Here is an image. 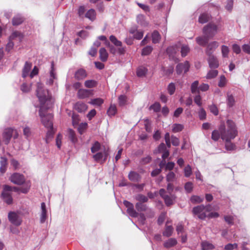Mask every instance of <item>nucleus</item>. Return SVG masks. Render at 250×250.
Instances as JSON below:
<instances>
[{
	"label": "nucleus",
	"mask_w": 250,
	"mask_h": 250,
	"mask_svg": "<svg viewBox=\"0 0 250 250\" xmlns=\"http://www.w3.org/2000/svg\"><path fill=\"white\" fill-rule=\"evenodd\" d=\"M227 125L226 129L224 123H222L219 126V130L221 134V139L226 142V149L231 151L235 149L236 146L231 142V140L237 136V131L232 121L228 120L227 121Z\"/></svg>",
	"instance_id": "obj_1"
},
{
	"label": "nucleus",
	"mask_w": 250,
	"mask_h": 250,
	"mask_svg": "<svg viewBox=\"0 0 250 250\" xmlns=\"http://www.w3.org/2000/svg\"><path fill=\"white\" fill-rule=\"evenodd\" d=\"M36 93L40 103L39 114L40 115L42 107L43 108L42 113H45V110L50 108L53 103L48 90L44 88L42 83H38L37 85Z\"/></svg>",
	"instance_id": "obj_2"
},
{
	"label": "nucleus",
	"mask_w": 250,
	"mask_h": 250,
	"mask_svg": "<svg viewBox=\"0 0 250 250\" xmlns=\"http://www.w3.org/2000/svg\"><path fill=\"white\" fill-rule=\"evenodd\" d=\"M42 109L43 108L42 107L40 116L41 118L42 124L48 129L46 133V142L48 143V141L53 137L54 133L52 123L53 115L51 113L45 114L42 113Z\"/></svg>",
	"instance_id": "obj_3"
},
{
	"label": "nucleus",
	"mask_w": 250,
	"mask_h": 250,
	"mask_svg": "<svg viewBox=\"0 0 250 250\" xmlns=\"http://www.w3.org/2000/svg\"><path fill=\"white\" fill-rule=\"evenodd\" d=\"M211 205L208 204L206 206L203 205L195 207L192 209V212L194 214L197 215L200 219H204L208 216V213L211 211Z\"/></svg>",
	"instance_id": "obj_4"
},
{
	"label": "nucleus",
	"mask_w": 250,
	"mask_h": 250,
	"mask_svg": "<svg viewBox=\"0 0 250 250\" xmlns=\"http://www.w3.org/2000/svg\"><path fill=\"white\" fill-rule=\"evenodd\" d=\"M14 189L15 191L18 190V188L12 187L8 185H4L3 189L1 194V197L3 201L7 205H11L13 203V198L11 194V191Z\"/></svg>",
	"instance_id": "obj_5"
},
{
	"label": "nucleus",
	"mask_w": 250,
	"mask_h": 250,
	"mask_svg": "<svg viewBox=\"0 0 250 250\" xmlns=\"http://www.w3.org/2000/svg\"><path fill=\"white\" fill-rule=\"evenodd\" d=\"M203 32L204 35L210 39L212 38L217 33V26L213 23H209L203 28Z\"/></svg>",
	"instance_id": "obj_6"
},
{
	"label": "nucleus",
	"mask_w": 250,
	"mask_h": 250,
	"mask_svg": "<svg viewBox=\"0 0 250 250\" xmlns=\"http://www.w3.org/2000/svg\"><path fill=\"white\" fill-rule=\"evenodd\" d=\"M159 194L164 200L165 203L167 206H170L173 204V201L175 198L174 195L167 193L164 188H161L159 190Z\"/></svg>",
	"instance_id": "obj_7"
},
{
	"label": "nucleus",
	"mask_w": 250,
	"mask_h": 250,
	"mask_svg": "<svg viewBox=\"0 0 250 250\" xmlns=\"http://www.w3.org/2000/svg\"><path fill=\"white\" fill-rule=\"evenodd\" d=\"M8 218L9 221L13 225L19 226L22 222V220L18 213L14 211H10L8 213Z\"/></svg>",
	"instance_id": "obj_8"
},
{
	"label": "nucleus",
	"mask_w": 250,
	"mask_h": 250,
	"mask_svg": "<svg viewBox=\"0 0 250 250\" xmlns=\"http://www.w3.org/2000/svg\"><path fill=\"white\" fill-rule=\"evenodd\" d=\"M189 68V64L188 62L186 61L184 63H179L176 68V72L178 74H181L183 72L187 73Z\"/></svg>",
	"instance_id": "obj_9"
},
{
	"label": "nucleus",
	"mask_w": 250,
	"mask_h": 250,
	"mask_svg": "<svg viewBox=\"0 0 250 250\" xmlns=\"http://www.w3.org/2000/svg\"><path fill=\"white\" fill-rule=\"evenodd\" d=\"M124 204L127 208V212L130 216L132 217H138V213L135 210L134 206L131 203L125 200L124 201Z\"/></svg>",
	"instance_id": "obj_10"
},
{
	"label": "nucleus",
	"mask_w": 250,
	"mask_h": 250,
	"mask_svg": "<svg viewBox=\"0 0 250 250\" xmlns=\"http://www.w3.org/2000/svg\"><path fill=\"white\" fill-rule=\"evenodd\" d=\"M11 181L17 185H21L25 181L24 176L18 173H15L13 174L10 177Z\"/></svg>",
	"instance_id": "obj_11"
},
{
	"label": "nucleus",
	"mask_w": 250,
	"mask_h": 250,
	"mask_svg": "<svg viewBox=\"0 0 250 250\" xmlns=\"http://www.w3.org/2000/svg\"><path fill=\"white\" fill-rule=\"evenodd\" d=\"M208 62L210 69H216L219 66V63L217 58L214 55H208Z\"/></svg>",
	"instance_id": "obj_12"
},
{
	"label": "nucleus",
	"mask_w": 250,
	"mask_h": 250,
	"mask_svg": "<svg viewBox=\"0 0 250 250\" xmlns=\"http://www.w3.org/2000/svg\"><path fill=\"white\" fill-rule=\"evenodd\" d=\"M14 131L13 129L11 128H7L5 130L3 133V142L5 144L7 145L9 144Z\"/></svg>",
	"instance_id": "obj_13"
},
{
	"label": "nucleus",
	"mask_w": 250,
	"mask_h": 250,
	"mask_svg": "<svg viewBox=\"0 0 250 250\" xmlns=\"http://www.w3.org/2000/svg\"><path fill=\"white\" fill-rule=\"evenodd\" d=\"M219 43L217 42L214 41L208 44L206 53L207 55H212V53L218 47Z\"/></svg>",
	"instance_id": "obj_14"
},
{
	"label": "nucleus",
	"mask_w": 250,
	"mask_h": 250,
	"mask_svg": "<svg viewBox=\"0 0 250 250\" xmlns=\"http://www.w3.org/2000/svg\"><path fill=\"white\" fill-rule=\"evenodd\" d=\"M107 152H99L94 154L93 156V158L96 162L102 161L103 162H104L107 158Z\"/></svg>",
	"instance_id": "obj_15"
},
{
	"label": "nucleus",
	"mask_w": 250,
	"mask_h": 250,
	"mask_svg": "<svg viewBox=\"0 0 250 250\" xmlns=\"http://www.w3.org/2000/svg\"><path fill=\"white\" fill-rule=\"evenodd\" d=\"M92 93L91 90L80 89L79 90L77 95L79 98L83 99L88 97Z\"/></svg>",
	"instance_id": "obj_16"
},
{
	"label": "nucleus",
	"mask_w": 250,
	"mask_h": 250,
	"mask_svg": "<svg viewBox=\"0 0 250 250\" xmlns=\"http://www.w3.org/2000/svg\"><path fill=\"white\" fill-rule=\"evenodd\" d=\"M42 212L40 215V223L43 224L45 222L47 219V210L46 208V205L44 202L41 204Z\"/></svg>",
	"instance_id": "obj_17"
},
{
	"label": "nucleus",
	"mask_w": 250,
	"mask_h": 250,
	"mask_svg": "<svg viewBox=\"0 0 250 250\" xmlns=\"http://www.w3.org/2000/svg\"><path fill=\"white\" fill-rule=\"evenodd\" d=\"M56 79V75L55 72V69L54 67V63L52 62L51 70L50 71V78L47 81L46 83L48 85H52L54 83V80Z\"/></svg>",
	"instance_id": "obj_18"
},
{
	"label": "nucleus",
	"mask_w": 250,
	"mask_h": 250,
	"mask_svg": "<svg viewBox=\"0 0 250 250\" xmlns=\"http://www.w3.org/2000/svg\"><path fill=\"white\" fill-rule=\"evenodd\" d=\"M74 108L79 112H83L87 109L88 106L85 103L79 102L76 103L74 105Z\"/></svg>",
	"instance_id": "obj_19"
},
{
	"label": "nucleus",
	"mask_w": 250,
	"mask_h": 250,
	"mask_svg": "<svg viewBox=\"0 0 250 250\" xmlns=\"http://www.w3.org/2000/svg\"><path fill=\"white\" fill-rule=\"evenodd\" d=\"M87 76L86 72L83 69H78L75 73V78L78 80H81L84 79Z\"/></svg>",
	"instance_id": "obj_20"
},
{
	"label": "nucleus",
	"mask_w": 250,
	"mask_h": 250,
	"mask_svg": "<svg viewBox=\"0 0 250 250\" xmlns=\"http://www.w3.org/2000/svg\"><path fill=\"white\" fill-rule=\"evenodd\" d=\"M209 40V39L205 35L202 37H198L196 39L197 43L199 45L202 46H206Z\"/></svg>",
	"instance_id": "obj_21"
},
{
	"label": "nucleus",
	"mask_w": 250,
	"mask_h": 250,
	"mask_svg": "<svg viewBox=\"0 0 250 250\" xmlns=\"http://www.w3.org/2000/svg\"><path fill=\"white\" fill-rule=\"evenodd\" d=\"M128 179L134 182H139L141 179L140 175L136 172L130 171L128 174Z\"/></svg>",
	"instance_id": "obj_22"
},
{
	"label": "nucleus",
	"mask_w": 250,
	"mask_h": 250,
	"mask_svg": "<svg viewBox=\"0 0 250 250\" xmlns=\"http://www.w3.org/2000/svg\"><path fill=\"white\" fill-rule=\"evenodd\" d=\"M31 67H32L31 63L29 62H25L24 67L22 69V76L23 78H25L26 77H27L29 73L31 70Z\"/></svg>",
	"instance_id": "obj_23"
},
{
	"label": "nucleus",
	"mask_w": 250,
	"mask_h": 250,
	"mask_svg": "<svg viewBox=\"0 0 250 250\" xmlns=\"http://www.w3.org/2000/svg\"><path fill=\"white\" fill-rule=\"evenodd\" d=\"M23 37V34L18 31H14L12 34L9 37V40L10 41H13L16 39H18L20 41H21Z\"/></svg>",
	"instance_id": "obj_24"
},
{
	"label": "nucleus",
	"mask_w": 250,
	"mask_h": 250,
	"mask_svg": "<svg viewBox=\"0 0 250 250\" xmlns=\"http://www.w3.org/2000/svg\"><path fill=\"white\" fill-rule=\"evenodd\" d=\"M177 243V241L175 238H171L164 243V246L168 249L175 246Z\"/></svg>",
	"instance_id": "obj_25"
},
{
	"label": "nucleus",
	"mask_w": 250,
	"mask_h": 250,
	"mask_svg": "<svg viewBox=\"0 0 250 250\" xmlns=\"http://www.w3.org/2000/svg\"><path fill=\"white\" fill-rule=\"evenodd\" d=\"M100 59L102 62H106L107 60L108 54L104 48H101L99 51Z\"/></svg>",
	"instance_id": "obj_26"
},
{
	"label": "nucleus",
	"mask_w": 250,
	"mask_h": 250,
	"mask_svg": "<svg viewBox=\"0 0 250 250\" xmlns=\"http://www.w3.org/2000/svg\"><path fill=\"white\" fill-rule=\"evenodd\" d=\"M0 171L2 173H4L6 170L7 167V159L5 157H1L0 161Z\"/></svg>",
	"instance_id": "obj_27"
},
{
	"label": "nucleus",
	"mask_w": 250,
	"mask_h": 250,
	"mask_svg": "<svg viewBox=\"0 0 250 250\" xmlns=\"http://www.w3.org/2000/svg\"><path fill=\"white\" fill-rule=\"evenodd\" d=\"M24 21L23 18L20 15L15 16L12 20L13 25H18L21 24Z\"/></svg>",
	"instance_id": "obj_28"
},
{
	"label": "nucleus",
	"mask_w": 250,
	"mask_h": 250,
	"mask_svg": "<svg viewBox=\"0 0 250 250\" xmlns=\"http://www.w3.org/2000/svg\"><path fill=\"white\" fill-rule=\"evenodd\" d=\"M210 19V16L207 13H203L199 17L198 21L201 23H205Z\"/></svg>",
	"instance_id": "obj_29"
},
{
	"label": "nucleus",
	"mask_w": 250,
	"mask_h": 250,
	"mask_svg": "<svg viewBox=\"0 0 250 250\" xmlns=\"http://www.w3.org/2000/svg\"><path fill=\"white\" fill-rule=\"evenodd\" d=\"M147 72V69L143 66H140L137 69V75L139 77H143L146 76Z\"/></svg>",
	"instance_id": "obj_30"
},
{
	"label": "nucleus",
	"mask_w": 250,
	"mask_h": 250,
	"mask_svg": "<svg viewBox=\"0 0 250 250\" xmlns=\"http://www.w3.org/2000/svg\"><path fill=\"white\" fill-rule=\"evenodd\" d=\"M202 249V250H210L214 249V245L208 242V241H203L201 243Z\"/></svg>",
	"instance_id": "obj_31"
},
{
	"label": "nucleus",
	"mask_w": 250,
	"mask_h": 250,
	"mask_svg": "<svg viewBox=\"0 0 250 250\" xmlns=\"http://www.w3.org/2000/svg\"><path fill=\"white\" fill-rule=\"evenodd\" d=\"M85 17L89 19L90 20L93 21L96 18V12L93 9L89 10L85 14Z\"/></svg>",
	"instance_id": "obj_32"
},
{
	"label": "nucleus",
	"mask_w": 250,
	"mask_h": 250,
	"mask_svg": "<svg viewBox=\"0 0 250 250\" xmlns=\"http://www.w3.org/2000/svg\"><path fill=\"white\" fill-rule=\"evenodd\" d=\"M218 74V71L216 69H211L207 73L206 78L211 79L216 77Z\"/></svg>",
	"instance_id": "obj_33"
},
{
	"label": "nucleus",
	"mask_w": 250,
	"mask_h": 250,
	"mask_svg": "<svg viewBox=\"0 0 250 250\" xmlns=\"http://www.w3.org/2000/svg\"><path fill=\"white\" fill-rule=\"evenodd\" d=\"M144 203L137 202L135 205V208L138 211H145L147 210V207Z\"/></svg>",
	"instance_id": "obj_34"
},
{
	"label": "nucleus",
	"mask_w": 250,
	"mask_h": 250,
	"mask_svg": "<svg viewBox=\"0 0 250 250\" xmlns=\"http://www.w3.org/2000/svg\"><path fill=\"white\" fill-rule=\"evenodd\" d=\"M191 202L193 204H199L204 201V198L202 196L192 195L190 199Z\"/></svg>",
	"instance_id": "obj_35"
},
{
	"label": "nucleus",
	"mask_w": 250,
	"mask_h": 250,
	"mask_svg": "<svg viewBox=\"0 0 250 250\" xmlns=\"http://www.w3.org/2000/svg\"><path fill=\"white\" fill-rule=\"evenodd\" d=\"M199 82L198 81H194L191 85V92L192 94L199 93L198 87Z\"/></svg>",
	"instance_id": "obj_36"
},
{
	"label": "nucleus",
	"mask_w": 250,
	"mask_h": 250,
	"mask_svg": "<svg viewBox=\"0 0 250 250\" xmlns=\"http://www.w3.org/2000/svg\"><path fill=\"white\" fill-rule=\"evenodd\" d=\"M134 198L136 200L138 201V202L141 203H146L148 200L147 197L141 194H137L135 195Z\"/></svg>",
	"instance_id": "obj_37"
},
{
	"label": "nucleus",
	"mask_w": 250,
	"mask_h": 250,
	"mask_svg": "<svg viewBox=\"0 0 250 250\" xmlns=\"http://www.w3.org/2000/svg\"><path fill=\"white\" fill-rule=\"evenodd\" d=\"M161 39V36L157 31H154L152 34V41L153 43H158Z\"/></svg>",
	"instance_id": "obj_38"
},
{
	"label": "nucleus",
	"mask_w": 250,
	"mask_h": 250,
	"mask_svg": "<svg viewBox=\"0 0 250 250\" xmlns=\"http://www.w3.org/2000/svg\"><path fill=\"white\" fill-rule=\"evenodd\" d=\"M97 82L93 80H86L84 82V86L87 88H93L97 86Z\"/></svg>",
	"instance_id": "obj_39"
},
{
	"label": "nucleus",
	"mask_w": 250,
	"mask_h": 250,
	"mask_svg": "<svg viewBox=\"0 0 250 250\" xmlns=\"http://www.w3.org/2000/svg\"><path fill=\"white\" fill-rule=\"evenodd\" d=\"M109 40L114 45L117 47H121L122 45V42L119 41L114 35H111L109 37Z\"/></svg>",
	"instance_id": "obj_40"
},
{
	"label": "nucleus",
	"mask_w": 250,
	"mask_h": 250,
	"mask_svg": "<svg viewBox=\"0 0 250 250\" xmlns=\"http://www.w3.org/2000/svg\"><path fill=\"white\" fill-rule=\"evenodd\" d=\"M104 103V100L100 98L93 99L89 102V104L97 106H100Z\"/></svg>",
	"instance_id": "obj_41"
},
{
	"label": "nucleus",
	"mask_w": 250,
	"mask_h": 250,
	"mask_svg": "<svg viewBox=\"0 0 250 250\" xmlns=\"http://www.w3.org/2000/svg\"><path fill=\"white\" fill-rule=\"evenodd\" d=\"M173 230V229L171 226H167L166 227V229L163 233V235L168 237L171 236Z\"/></svg>",
	"instance_id": "obj_42"
},
{
	"label": "nucleus",
	"mask_w": 250,
	"mask_h": 250,
	"mask_svg": "<svg viewBox=\"0 0 250 250\" xmlns=\"http://www.w3.org/2000/svg\"><path fill=\"white\" fill-rule=\"evenodd\" d=\"M68 137L73 143H75L77 141V138L76 136L75 132L71 129L68 130Z\"/></svg>",
	"instance_id": "obj_43"
},
{
	"label": "nucleus",
	"mask_w": 250,
	"mask_h": 250,
	"mask_svg": "<svg viewBox=\"0 0 250 250\" xmlns=\"http://www.w3.org/2000/svg\"><path fill=\"white\" fill-rule=\"evenodd\" d=\"M220 137L221 138V134L219 130V128L218 129V130H214L212 131L211 134V139L213 140L217 141L219 140Z\"/></svg>",
	"instance_id": "obj_44"
},
{
	"label": "nucleus",
	"mask_w": 250,
	"mask_h": 250,
	"mask_svg": "<svg viewBox=\"0 0 250 250\" xmlns=\"http://www.w3.org/2000/svg\"><path fill=\"white\" fill-rule=\"evenodd\" d=\"M101 146L100 143L96 141L92 145L91 148V152L95 153L101 149Z\"/></svg>",
	"instance_id": "obj_45"
},
{
	"label": "nucleus",
	"mask_w": 250,
	"mask_h": 250,
	"mask_svg": "<svg viewBox=\"0 0 250 250\" xmlns=\"http://www.w3.org/2000/svg\"><path fill=\"white\" fill-rule=\"evenodd\" d=\"M227 103L228 106L229 107H232L235 104V100L233 96L230 94H228L227 98Z\"/></svg>",
	"instance_id": "obj_46"
},
{
	"label": "nucleus",
	"mask_w": 250,
	"mask_h": 250,
	"mask_svg": "<svg viewBox=\"0 0 250 250\" xmlns=\"http://www.w3.org/2000/svg\"><path fill=\"white\" fill-rule=\"evenodd\" d=\"M117 109L116 106L111 104L107 111V114L109 116H113L115 115Z\"/></svg>",
	"instance_id": "obj_47"
},
{
	"label": "nucleus",
	"mask_w": 250,
	"mask_h": 250,
	"mask_svg": "<svg viewBox=\"0 0 250 250\" xmlns=\"http://www.w3.org/2000/svg\"><path fill=\"white\" fill-rule=\"evenodd\" d=\"M153 50L152 46L148 45L144 47L142 51V56H147L150 54Z\"/></svg>",
	"instance_id": "obj_48"
},
{
	"label": "nucleus",
	"mask_w": 250,
	"mask_h": 250,
	"mask_svg": "<svg viewBox=\"0 0 250 250\" xmlns=\"http://www.w3.org/2000/svg\"><path fill=\"white\" fill-rule=\"evenodd\" d=\"M177 52V48L175 46H169L167 49V52L169 56H173Z\"/></svg>",
	"instance_id": "obj_49"
},
{
	"label": "nucleus",
	"mask_w": 250,
	"mask_h": 250,
	"mask_svg": "<svg viewBox=\"0 0 250 250\" xmlns=\"http://www.w3.org/2000/svg\"><path fill=\"white\" fill-rule=\"evenodd\" d=\"M175 83H170L167 87V90L168 91V93L170 95H173L175 91Z\"/></svg>",
	"instance_id": "obj_50"
},
{
	"label": "nucleus",
	"mask_w": 250,
	"mask_h": 250,
	"mask_svg": "<svg viewBox=\"0 0 250 250\" xmlns=\"http://www.w3.org/2000/svg\"><path fill=\"white\" fill-rule=\"evenodd\" d=\"M184 126L179 124H175L172 126V131L174 132H178L183 130Z\"/></svg>",
	"instance_id": "obj_51"
},
{
	"label": "nucleus",
	"mask_w": 250,
	"mask_h": 250,
	"mask_svg": "<svg viewBox=\"0 0 250 250\" xmlns=\"http://www.w3.org/2000/svg\"><path fill=\"white\" fill-rule=\"evenodd\" d=\"M189 52V48L188 45H183L181 47V55L183 57H184L187 55L188 53Z\"/></svg>",
	"instance_id": "obj_52"
},
{
	"label": "nucleus",
	"mask_w": 250,
	"mask_h": 250,
	"mask_svg": "<svg viewBox=\"0 0 250 250\" xmlns=\"http://www.w3.org/2000/svg\"><path fill=\"white\" fill-rule=\"evenodd\" d=\"M238 248V244L237 243L231 244L229 243L225 246V250H233Z\"/></svg>",
	"instance_id": "obj_53"
},
{
	"label": "nucleus",
	"mask_w": 250,
	"mask_h": 250,
	"mask_svg": "<svg viewBox=\"0 0 250 250\" xmlns=\"http://www.w3.org/2000/svg\"><path fill=\"white\" fill-rule=\"evenodd\" d=\"M229 48L226 45H222L221 47V52L223 58H227L228 57L229 53Z\"/></svg>",
	"instance_id": "obj_54"
},
{
	"label": "nucleus",
	"mask_w": 250,
	"mask_h": 250,
	"mask_svg": "<svg viewBox=\"0 0 250 250\" xmlns=\"http://www.w3.org/2000/svg\"><path fill=\"white\" fill-rule=\"evenodd\" d=\"M192 174V169L189 165H187L184 168V174L186 177H189Z\"/></svg>",
	"instance_id": "obj_55"
},
{
	"label": "nucleus",
	"mask_w": 250,
	"mask_h": 250,
	"mask_svg": "<svg viewBox=\"0 0 250 250\" xmlns=\"http://www.w3.org/2000/svg\"><path fill=\"white\" fill-rule=\"evenodd\" d=\"M119 104L120 106H124L126 103V97L125 95H120L118 98Z\"/></svg>",
	"instance_id": "obj_56"
},
{
	"label": "nucleus",
	"mask_w": 250,
	"mask_h": 250,
	"mask_svg": "<svg viewBox=\"0 0 250 250\" xmlns=\"http://www.w3.org/2000/svg\"><path fill=\"white\" fill-rule=\"evenodd\" d=\"M175 180V174L173 172H169L167 175V180L168 182H173Z\"/></svg>",
	"instance_id": "obj_57"
},
{
	"label": "nucleus",
	"mask_w": 250,
	"mask_h": 250,
	"mask_svg": "<svg viewBox=\"0 0 250 250\" xmlns=\"http://www.w3.org/2000/svg\"><path fill=\"white\" fill-rule=\"evenodd\" d=\"M198 115L200 120H204L206 119L207 115L206 111L203 108H200L198 112Z\"/></svg>",
	"instance_id": "obj_58"
},
{
	"label": "nucleus",
	"mask_w": 250,
	"mask_h": 250,
	"mask_svg": "<svg viewBox=\"0 0 250 250\" xmlns=\"http://www.w3.org/2000/svg\"><path fill=\"white\" fill-rule=\"evenodd\" d=\"M193 187V184L191 182H188L185 184V189L188 193H190L192 191Z\"/></svg>",
	"instance_id": "obj_59"
},
{
	"label": "nucleus",
	"mask_w": 250,
	"mask_h": 250,
	"mask_svg": "<svg viewBox=\"0 0 250 250\" xmlns=\"http://www.w3.org/2000/svg\"><path fill=\"white\" fill-rule=\"evenodd\" d=\"M209 109L210 111L214 115L216 116L218 114V109L217 106L212 104L209 106Z\"/></svg>",
	"instance_id": "obj_60"
},
{
	"label": "nucleus",
	"mask_w": 250,
	"mask_h": 250,
	"mask_svg": "<svg viewBox=\"0 0 250 250\" xmlns=\"http://www.w3.org/2000/svg\"><path fill=\"white\" fill-rule=\"evenodd\" d=\"M150 108L153 110L154 112H159L161 109V105L159 103H155L150 106Z\"/></svg>",
	"instance_id": "obj_61"
},
{
	"label": "nucleus",
	"mask_w": 250,
	"mask_h": 250,
	"mask_svg": "<svg viewBox=\"0 0 250 250\" xmlns=\"http://www.w3.org/2000/svg\"><path fill=\"white\" fill-rule=\"evenodd\" d=\"M226 79L224 75L221 76L220 78V80L218 83V86L220 87H223L225 86L226 83Z\"/></svg>",
	"instance_id": "obj_62"
},
{
	"label": "nucleus",
	"mask_w": 250,
	"mask_h": 250,
	"mask_svg": "<svg viewBox=\"0 0 250 250\" xmlns=\"http://www.w3.org/2000/svg\"><path fill=\"white\" fill-rule=\"evenodd\" d=\"M21 89L23 92H28L31 89V85H27L26 83H24L21 85Z\"/></svg>",
	"instance_id": "obj_63"
},
{
	"label": "nucleus",
	"mask_w": 250,
	"mask_h": 250,
	"mask_svg": "<svg viewBox=\"0 0 250 250\" xmlns=\"http://www.w3.org/2000/svg\"><path fill=\"white\" fill-rule=\"evenodd\" d=\"M144 35V33L142 31L137 30L135 34L133 35V38L136 40H141Z\"/></svg>",
	"instance_id": "obj_64"
}]
</instances>
